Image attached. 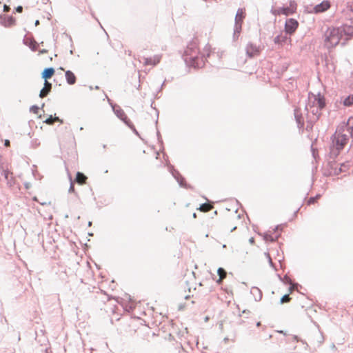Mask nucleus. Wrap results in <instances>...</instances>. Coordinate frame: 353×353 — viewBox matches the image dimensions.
I'll return each instance as SVG.
<instances>
[{"instance_id":"nucleus-1","label":"nucleus","mask_w":353,"mask_h":353,"mask_svg":"<svg viewBox=\"0 0 353 353\" xmlns=\"http://www.w3.org/2000/svg\"><path fill=\"white\" fill-rule=\"evenodd\" d=\"M187 65L196 68H202L205 64L204 55L200 56L197 43L195 41L190 42L186 47L183 55Z\"/></svg>"},{"instance_id":"nucleus-2","label":"nucleus","mask_w":353,"mask_h":353,"mask_svg":"<svg viewBox=\"0 0 353 353\" xmlns=\"http://www.w3.org/2000/svg\"><path fill=\"white\" fill-rule=\"evenodd\" d=\"M348 140L349 135L336 132L332 137V145L330 148L329 158L334 160Z\"/></svg>"},{"instance_id":"nucleus-3","label":"nucleus","mask_w":353,"mask_h":353,"mask_svg":"<svg viewBox=\"0 0 353 353\" xmlns=\"http://www.w3.org/2000/svg\"><path fill=\"white\" fill-rule=\"evenodd\" d=\"M342 38L338 27L328 28L325 33V45L327 48H333L339 44Z\"/></svg>"},{"instance_id":"nucleus-4","label":"nucleus","mask_w":353,"mask_h":353,"mask_svg":"<svg viewBox=\"0 0 353 353\" xmlns=\"http://www.w3.org/2000/svg\"><path fill=\"white\" fill-rule=\"evenodd\" d=\"M10 167V163L0 154V174L6 180L8 185L11 187L14 184V179Z\"/></svg>"},{"instance_id":"nucleus-5","label":"nucleus","mask_w":353,"mask_h":353,"mask_svg":"<svg viewBox=\"0 0 353 353\" xmlns=\"http://www.w3.org/2000/svg\"><path fill=\"white\" fill-rule=\"evenodd\" d=\"M327 161L329 174L332 175H339L341 172H347L353 165L352 162L346 161L341 163L340 168H338L336 166L335 159L333 160L332 159L328 158Z\"/></svg>"},{"instance_id":"nucleus-6","label":"nucleus","mask_w":353,"mask_h":353,"mask_svg":"<svg viewBox=\"0 0 353 353\" xmlns=\"http://www.w3.org/2000/svg\"><path fill=\"white\" fill-rule=\"evenodd\" d=\"M170 172L174 179L177 181L179 185L185 188H192V187L185 183V179L181 176L179 172L174 169V166H170Z\"/></svg>"},{"instance_id":"nucleus-7","label":"nucleus","mask_w":353,"mask_h":353,"mask_svg":"<svg viewBox=\"0 0 353 353\" xmlns=\"http://www.w3.org/2000/svg\"><path fill=\"white\" fill-rule=\"evenodd\" d=\"M299 26V22L292 18L288 19L285 23V31L287 34H292Z\"/></svg>"},{"instance_id":"nucleus-8","label":"nucleus","mask_w":353,"mask_h":353,"mask_svg":"<svg viewBox=\"0 0 353 353\" xmlns=\"http://www.w3.org/2000/svg\"><path fill=\"white\" fill-rule=\"evenodd\" d=\"M112 110L118 118H119L125 125H128L127 122L130 123V120L128 119L124 111L117 105H112Z\"/></svg>"},{"instance_id":"nucleus-9","label":"nucleus","mask_w":353,"mask_h":353,"mask_svg":"<svg viewBox=\"0 0 353 353\" xmlns=\"http://www.w3.org/2000/svg\"><path fill=\"white\" fill-rule=\"evenodd\" d=\"M342 37L343 36H346V40L349 39L351 37L353 36V26L343 24L342 26L338 27Z\"/></svg>"},{"instance_id":"nucleus-10","label":"nucleus","mask_w":353,"mask_h":353,"mask_svg":"<svg viewBox=\"0 0 353 353\" xmlns=\"http://www.w3.org/2000/svg\"><path fill=\"white\" fill-rule=\"evenodd\" d=\"M16 20L12 16L0 14V24L4 27L8 28L15 24Z\"/></svg>"},{"instance_id":"nucleus-11","label":"nucleus","mask_w":353,"mask_h":353,"mask_svg":"<svg viewBox=\"0 0 353 353\" xmlns=\"http://www.w3.org/2000/svg\"><path fill=\"white\" fill-rule=\"evenodd\" d=\"M245 50L247 56L250 58H252L254 56L258 55L260 52L259 48L251 42L248 43Z\"/></svg>"},{"instance_id":"nucleus-12","label":"nucleus","mask_w":353,"mask_h":353,"mask_svg":"<svg viewBox=\"0 0 353 353\" xmlns=\"http://www.w3.org/2000/svg\"><path fill=\"white\" fill-rule=\"evenodd\" d=\"M294 119L297 123V127L299 129H301L304 126V119L301 113V110L300 108H296L294 110Z\"/></svg>"},{"instance_id":"nucleus-13","label":"nucleus","mask_w":353,"mask_h":353,"mask_svg":"<svg viewBox=\"0 0 353 353\" xmlns=\"http://www.w3.org/2000/svg\"><path fill=\"white\" fill-rule=\"evenodd\" d=\"M330 7V2L328 1H323L314 7V11L316 13L323 12L326 11Z\"/></svg>"},{"instance_id":"nucleus-14","label":"nucleus","mask_w":353,"mask_h":353,"mask_svg":"<svg viewBox=\"0 0 353 353\" xmlns=\"http://www.w3.org/2000/svg\"><path fill=\"white\" fill-rule=\"evenodd\" d=\"M144 65H155L160 62L161 56L155 55L153 57H143Z\"/></svg>"},{"instance_id":"nucleus-15","label":"nucleus","mask_w":353,"mask_h":353,"mask_svg":"<svg viewBox=\"0 0 353 353\" xmlns=\"http://www.w3.org/2000/svg\"><path fill=\"white\" fill-rule=\"evenodd\" d=\"M65 77L66 79V82L69 85H74L76 83L77 77L73 72L71 70H67L65 72Z\"/></svg>"},{"instance_id":"nucleus-16","label":"nucleus","mask_w":353,"mask_h":353,"mask_svg":"<svg viewBox=\"0 0 353 353\" xmlns=\"http://www.w3.org/2000/svg\"><path fill=\"white\" fill-rule=\"evenodd\" d=\"M314 103L317 105V108H319L320 110L323 109L326 105L325 99L324 96H322L320 94H319L317 97L315 98Z\"/></svg>"},{"instance_id":"nucleus-17","label":"nucleus","mask_w":353,"mask_h":353,"mask_svg":"<svg viewBox=\"0 0 353 353\" xmlns=\"http://www.w3.org/2000/svg\"><path fill=\"white\" fill-rule=\"evenodd\" d=\"M55 70L52 67L46 68L41 73L42 79L47 80L50 79L54 74Z\"/></svg>"},{"instance_id":"nucleus-18","label":"nucleus","mask_w":353,"mask_h":353,"mask_svg":"<svg viewBox=\"0 0 353 353\" xmlns=\"http://www.w3.org/2000/svg\"><path fill=\"white\" fill-rule=\"evenodd\" d=\"M288 39H290L287 34H279L277 35L274 39V42L275 44H278V45H283L284 43H285L287 42V41Z\"/></svg>"},{"instance_id":"nucleus-19","label":"nucleus","mask_w":353,"mask_h":353,"mask_svg":"<svg viewBox=\"0 0 353 353\" xmlns=\"http://www.w3.org/2000/svg\"><path fill=\"white\" fill-rule=\"evenodd\" d=\"M294 10H291L290 8L288 7H282L279 8L278 10H272V12L274 14H284V15H288L290 13H292Z\"/></svg>"},{"instance_id":"nucleus-20","label":"nucleus","mask_w":353,"mask_h":353,"mask_svg":"<svg viewBox=\"0 0 353 353\" xmlns=\"http://www.w3.org/2000/svg\"><path fill=\"white\" fill-rule=\"evenodd\" d=\"M250 293L253 295L256 301H259L262 299V292L257 287H252L250 290Z\"/></svg>"},{"instance_id":"nucleus-21","label":"nucleus","mask_w":353,"mask_h":353,"mask_svg":"<svg viewBox=\"0 0 353 353\" xmlns=\"http://www.w3.org/2000/svg\"><path fill=\"white\" fill-rule=\"evenodd\" d=\"M245 17V14L244 10L243 8H239L236 14L235 21L243 23V21Z\"/></svg>"},{"instance_id":"nucleus-22","label":"nucleus","mask_w":353,"mask_h":353,"mask_svg":"<svg viewBox=\"0 0 353 353\" xmlns=\"http://www.w3.org/2000/svg\"><path fill=\"white\" fill-rule=\"evenodd\" d=\"M23 41L26 45L29 46V48L31 49V50L36 51L37 50L38 43H37V41L34 39H30L29 42L28 41V40L24 39Z\"/></svg>"},{"instance_id":"nucleus-23","label":"nucleus","mask_w":353,"mask_h":353,"mask_svg":"<svg viewBox=\"0 0 353 353\" xmlns=\"http://www.w3.org/2000/svg\"><path fill=\"white\" fill-rule=\"evenodd\" d=\"M279 236H280V234H275V236H273V234H268V233H265L263 235V239L265 241H270V242H274V241H276Z\"/></svg>"},{"instance_id":"nucleus-24","label":"nucleus","mask_w":353,"mask_h":353,"mask_svg":"<svg viewBox=\"0 0 353 353\" xmlns=\"http://www.w3.org/2000/svg\"><path fill=\"white\" fill-rule=\"evenodd\" d=\"M241 28H242V23H240L239 21H235L234 28V34H233V37L234 39L236 37H239V35L241 33Z\"/></svg>"},{"instance_id":"nucleus-25","label":"nucleus","mask_w":353,"mask_h":353,"mask_svg":"<svg viewBox=\"0 0 353 353\" xmlns=\"http://www.w3.org/2000/svg\"><path fill=\"white\" fill-rule=\"evenodd\" d=\"M86 179L87 177L83 173L78 172L76 174V178L74 182H77L79 184H83L85 183Z\"/></svg>"},{"instance_id":"nucleus-26","label":"nucleus","mask_w":353,"mask_h":353,"mask_svg":"<svg viewBox=\"0 0 353 353\" xmlns=\"http://www.w3.org/2000/svg\"><path fill=\"white\" fill-rule=\"evenodd\" d=\"M347 131L349 132L350 136L353 137V118L350 117L345 126Z\"/></svg>"},{"instance_id":"nucleus-27","label":"nucleus","mask_w":353,"mask_h":353,"mask_svg":"<svg viewBox=\"0 0 353 353\" xmlns=\"http://www.w3.org/2000/svg\"><path fill=\"white\" fill-rule=\"evenodd\" d=\"M54 121H59L61 123H63V121L61 120L58 117H53L52 115H50L48 118H47L44 123L48 125H52Z\"/></svg>"},{"instance_id":"nucleus-28","label":"nucleus","mask_w":353,"mask_h":353,"mask_svg":"<svg viewBox=\"0 0 353 353\" xmlns=\"http://www.w3.org/2000/svg\"><path fill=\"white\" fill-rule=\"evenodd\" d=\"M343 105L347 107H350L353 105V94L349 95L344 99Z\"/></svg>"},{"instance_id":"nucleus-29","label":"nucleus","mask_w":353,"mask_h":353,"mask_svg":"<svg viewBox=\"0 0 353 353\" xmlns=\"http://www.w3.org/2000/svg\"><path fill=\"white\" fill-rule=\"evenodd\" d=\"M201 211L203 212H208L212 209V206L208 203H203L200 205L199 208Z\"/></svg>"},{"instance_id":"nucleus-30","label":"nucleus","mask_w":353,"mask_h":353,"mask_svg":"<svg viewBox=\"0 0 353 353\" xmlns=\"http://www.w3.org/2000/svg\"><path fill=\"white\" fill-rule=\"evenodd\" d=\"M68 176H69L70 181V185L68 192L70 193L72 192V193L77 194V192L74 190V182L72 181V177L70 176V174H68Z\"/></svg>"},{"instance_id":"nucleus-31","label":"nucleus","mask_w":353,"mask_h":353,"mask_svg":"<svg viewBox=\"0 0 353 353\" xmlns=\"http://www.w3.org/2000/svg\"><path fill=\"white\" fill-rule=\"evenodd\" d=\"M320 196H321L320 194H316L315 196L310 197L307 201V204L308 205L314 204Z\"/></svg>"},{"instance_id":"nucleus-32","label":"nucleus","mask_w":353,"mask_h":353,"mask_svg":"<svg viewBox=\"0 0 353 353\" xmlns=\"http://www.w3.org/2000/svg\"><path fill=\"white\" fill-rule=\"evenodd\" d=\"M265 255L268 259L269 264L271 267H272L275 270H276V268L275 267L274 263H273L272 258L268 252H265Z\"/></svg>"},{"instance_id":"nucleus-33","label":"nucleus","mask_w":353,"mask_h":353,"mask_svg":"<svg viewBox=\"0 0 353 353\" xmlns=\"http://www.w3.org/2000/svg\"><path fill=\"white\" fill-rule=\"evenodd\" d=\"M278 276H279L280 280L283 281L285 283L291 284L292 281H291L290 278L288 275H285L283 276V278H282L279 274H278Z\"/></svg>"},{"instance_id":"nucleus-34","label":"nucleus","mask_w":353,"mask_h":353,"mask_svg":"<svg viewBox=\"0 0 353 353\" xmlns=\"http://www.w3.org/2000/svg\"><path fill=\"white\" fill-rule=\"evenodd\" d=\"M290 299L291 298L290 297L289 294H285L281 298L280 303L281 304L284 303H288L290 301Z\"/></svg>"},{"instance_id":"nucleus-35","label":"nucleus","mask_w":353,"mask_h":353,"mask_svg":"<svg viewBox=\"0 0 353 353\" xmlns=\"http://www.w3.org/2000/svg\"><path fill=\"white\" fill-rule=\"evenodd\" d=\"M50 90H46V88H43L39 93V97L43 98L47 96V94L49 93Z\"/></svg>"},{"instance_id":"nucleus-36","label":"nucleus","mask_w":353,"mask_h":353,"mask_svg":"<svg viewBox=\"0 0 353 353\" xmlns=\"http://www.w3.org/2000/svg\"><path fill=\"white\" fill-rule=\"evenodd\" d=\"M217 274H219V277H221V275H223V276H226V272L223 268H219L217 270Z\"/></svg>"},{"instance_id":"nucleus-37","label":"nucleus","mask_w":353,"mask_h":353,"mask_svg":"<svg viewBox=\"0 0 353 353\" xmlns=\"http://www.w3.org/2000/svg\"><path fill=\"white\" fill-rule=\"evenodd\" d=\"M39 110V108L36 105H32L30 108V111L34 114H38Z\"/></svg>"},{"instance_id":"nucleus-38","label":"nucleus","mask_w":353,"mask_h":353,"mask_svg":"<svg viewBox=\"0 0 353 353\" xmlns=\"http://www.w3.org/2000/svg\"><path fill=\"white\" fill-rule=\"evenodd\" d=\"M312 113L314 114V115H316V118L319 119V117L321 116V110L319 109V108H316V109H314L312 110Z\"/></svg>"},{"instance_id":"nucleus-39","label":"nucleus","mask_w":353,"mask_h":353,"mask_svg":"<svg viewBox=\"0 0 353 353\" xmlns=\"http://www.w3.org/2000/svg\"><path fill=\"white\" fill-rule=\"evenodd\" d=\"M127 123H128V125H127L134 132V133H135L137 135H139V133H138L137 130H136L133 123L131 121H130V123H129L128 122H127Z\"/></svg>"},{"instance_id":"nucleus-40","label":"nucleus","mask_w":353,"mask_h":353,"mask_svg":"<svg viewBox=\"0 0 353 353\" xmlns=\"http://www.w3.org/2000/svg\"><path fill=\"white\" fill-rule=\"evenodd\" d=\"M43 88H46V90H50L52 88V83L48 82L47 80H45Z\"/></svg>"},{"instance_id":"nucleus-41","label":"nucleus","mask_w":353,"mask_h":353,"mask_svg":"<svg viewBox=\"0 0 353 353\" xmlns=\"http://www.w3.org/2000/svg\"><path fill=\"white\" fill-rule=\"evenodd\" d=\"M290 8H292V10H293L294 9H295V8H296V3H295V1H290Z\"/></svg>"},{"instance_id":"nucleus-42","label":"nucleus","mask_w":353,"mask_h":353,"mask_svg":"<svg viewBox=\"0 0 353 353\" xmlns=\"http://www.w3.org/2000/svg\"><path fill=\"white\" fill-rule=\"evenodd\" d=\"M10 10V7L6 4H4L3 6V11L5 12H8Z\"/></svg>"},{"instance_id":"nucleus-43","label":"nucleus","mask_w":353,"mask_h":353,"mask_svg":"<svg viewBox=\"0 0 353 353\" xmlns=\"http://www.w3.org/2000/svg\"><path fill=\"white\" fill-rule=\"evenodd\" d=\"M15 10L16 12H22L23 11V7L21 6H18L16 8H15Z\"/></svg>"},{"instance_id":"nucleus-44","label":"nucleus","mask_w":353,"mask_h":353,"mask_svg":"<svg viewBox=\"0 0 353 353\" xmlns=\"http://www.w3.org/2000/svg\"><path fill=\"white\" fill-rule=\"evenodd\" d=\"M157 137H158L159 142L162 143L163 141H162L160 132L159 131H157Z\"/></svg>"},{"instance_id":"nucleus-45","label":"nucleus","mask_w":353,"mask_h":353,"mask_svg":"<svg viewBox=\"0 0 353 353\" xmlns=\"http://www.w3.org/2000/svg\"><path fill=\"white\" fill-rule=\"evenodd\" d=\"M224 278L225 277L223 276V275H221V277L219 278V279L216 281V283L219 284L221 283V282Z\"/></svg>"},{"instance_id":"nucleus-46","label":"nucleus","mask_w":353,"mask_h":353,"mask_svg":"<svg viewBox=\"0 0 353 353\" xmlns=\"http://www.w3.org/2000/svg\"><path fill=\"white\" fill-rule=\"evenodd\" d=\"M4 145H5V146H6V147L9 146V145H10V141H9V140H8V139L5 140Z\"/></svg>"},{"instance_id":"nucleus-47","label":"nucleus","mask_w":353,"mask_h":353,"mask_svg":"<svg viewBox=\"0 0 353 353\" xmlns=\"http://www.w3.org/2000/svg\"><path fill=\"white\" fill-rule=\"evenodd\" d=\"M250 243L251 244L254 243V239L253 237L250 238V240H249Z\"/></svg>"},{"instance_id":"nucleus-48","label":"nucleus","mask_w":353,"mask_h":353,"mask_svg":"<svg viewBox=\"0 0 353 353\" xmlns=\"http://www.w3.org/2000/svg\"><path fill=\"white\" fill-rule=\"evenodd\" d=\"M46 52H47L46 50H40V53H41V54H43V53H46Z\"/></svg>"},{"instance_id":"nucleus-49","label":"nucleus","mask_w":353,"mask_h":353,"mask_svg":"<svg viewBox=\"0 0 353 353\" xmlns=\"http://www.w3.org/2000/svg\"><path fill=\"white\" fill-rule=\"evenodd\" d=\"M279 227H280V225H277V226L274 228V232H273V233H275V232H276V231L279 229Z\"/></svg>"},{"instance_id":"nucleus-50","label":"nucleus","mask_w":353,"mask_h":353,"mask_svg":"<svg viewBox=\"0 0 353 353\" xmlns=\"http://www.w3.org/2000/svg\"><path fill=\"white\" fill-rule=\"evenodd\" d=\"M39 24V20H36L35 26H38Z\"/></svg>"},{"instance_id":"nucleus-51","label":"nucleus","mask_w":353,"mask_h":353,"mask_svg":"<svg viewBox=\"0 0 353 353\" xmlns=\"http://www.w3.org/2000/svg\"><path fill=\"white\" fill-rule=\"evenodd\" d=\"M294 340H296V341H298V336H294Z\"/></svg>"},{"instance_id":"nucleus-52","label":"nucleus","mask_w":353,"mask_h":353,"mask_svg":"<svg viewBox=\"0 0 353 353\" xmlns=\"http://www.w3.org/2000/svg\"><path fill=\"white\" fill-rule=\"evenodd\" d=\"M260 325H261V322H258V323H256V326H257V327H259Z\"/></svg>"},{"instance_id":"nucleus-53","label":"nucleus","mask_w":353,"mask_h":353,"mask_svg":"<svg viewBox=\"0 0 353 353\" xmlns=\"http://www.w3.org/2000/svg\"><path fill=\"white\" fill-rule=\"evenodd\" d=\"M192 216H193L194 218H196V214L194 212V213H193Z\"/></svg>"},{"instance_id":"nucleus-54","label":"nucleus","mask_w":353,"mask_h":353,"mask_svg":"<svg viewBox=\"0 0 353 353\" xmlns=\"http://www.w3.org/2000/svg\"><path fill=\"white\" fill-rule=\"evenodd\" d=\"M164 84H165V81H164V82H163V83L161 84V88H163V86L164 85Z\"/></svg>"},{"instance_id":"nucleus-55","label":"nucleus","mask_w":353,"mask_h":353,"mask_svg":"<svg viewBox=\"0 0 353 353\" xmlns=\"http://www.w3.org/2000/svg\"><path fill=\"white\" fill-rule=\"evenodd\" d=\"M95 89H96V90H99V87L97 85V86H95Z\"/></svg>"},{"instance_id":"nucleus-56","label":"nucleus","mask_w":353,"mask_h":353,"mask_svg":"<svg viewBox=\"0 0 353 353\" xmlns=\"http://www.w3.org/2000/svg\"><path fill=\"white\" fill-rule=\"evenodd\" d=\"M91 225H92V222H91V221H90V222L88 223V225H89V226H90Z\"/></svg>"},{"instance_id":"nucleus-57","label":"nucleus","mask_w":353,"mask_h":353,"mask_svg":"<svg viewBox=\"0 0 353 353\" xmlns=\"http://www.w3.org/2000/svg\"><path fill=\"white\" fill-rule=\"evenodd\" d=\"M156 112H157V117L159 116V111L157 110H156Z\"/></svg>"},{"instance_id":"nucleus-58","label":"nucleus","mask_w":353,"mask_h":353,"mask_svg":"<svg viewBox=\"0 0 353 353\" xmlns=\"http://www.w3.org/2000/svg\"><path fill=\"white\" fill-rule=\"evenodd\" d=\"M151 107H152V108H154L153 102L151 103Z\"/></svg>"},{"instance_id":"nucleus-59","label":"nucleus","mask_w":353,"mask_h":353,"mask_svg":"<svg viewBox=\"0 0 353 353\" xmlns=\"http://www.w3.org/2000/svg\"><path fill=\"white\" fill-rule=\"evenodd\" d=\"M151 107H152V108H154L153 102L151 103Z\"/></svg>"},{"instance_id":"nucleus-60","label":"nucleus","mask_w":353,"mask_h":353,"mask_svg":"<svg viewBox=\"0 0 353 353\" xmlns=\"http://www.w3.org/2000/svg\"><path fill=\"white\" fill-rule=\"evenodd\" d=\"M236 228V227H234V228H233L231 231L232 232V231H233V230H234Z\"/></svg>"},{"instance_id":"nucleus-61","label":"nucleus","mask_w":353,"mask_h":353,"mask_svg":"<svg viewBox=\"0 0 353 353\" xmlns=\"http://www.w3.org/2000/svg\"><path fill=\"white\" fill-rule=\"evenodd\" d=\"M294 288V286H290V289L292 290V289Z\"/></svg>"}]
</instances>
